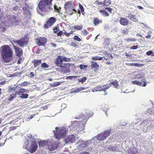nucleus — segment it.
Instances as JSON below:
<instances>
[{
    "label": "nucleus",
    "instance_id": "nucleus-11",
    "mask_svg": "<svg viewBox=\"0 0 154 154\" xmlns=\"http://www.w3.org/2000/svg\"><path fill=\"white\" fill-rule=\"evenodd\" d=\"M106 10H107L110 14L112 13V9L109 7H106L102 10H100L99 12L101 14L102 16L105 17H109V14L106 12Z\"/></svg>",
    "mask_w": 154,
    "mask_h": 154
},
{
    "label": "nucleus",
    "instance_id": "nucleus-12",
    "mask_svg": "<svg viewBox=\"0 0 154 154\" xmlns=\"http://www.w3.org/2000/svg\"><path fill=\"white\" fill-rule=\"evenodd\" d=\"M71 66V64L69 63H63L60 67L62 71L64 73H67L70 72L69 67Z\"/></svg>",
    "mask_w": 154,
    "mask_h": 154
},
{
    "label": "nucleus",
    "instance_id": "nucleus-25",
    "mask_svg": "<svg viewBox=\"0 0 154 154\" xmlns=\"http://www.w3.org/2000/svg\"><path fill=\"white\" fill-rule=\"evenodd\" d=\"M137 41V39L135 38H129L124 39V41L126 43H129L132 42H134Z\"/></svg>",
    "mask_w": 154,
    "mask_h": 154
},
{
    "label": "nucleus",
    "instance_id": "nucleus-13",
    "mask_svg": "<svg viewBox=\"0 0 154 154\" xmlns=\"http://www.w3.org/2000/svg\"><path fill=\"white\" fill-rule=\"evenodd\" d=\"M36 42L38 46H44L47 42V39L45 37H39L36 39Z\"/></svg>",
    "mask_w": 154,
    "mask_h": 154
},
{
    "label": "nucleus",
    "instance_id": "nucleus-17",
    "mask_svg": "<svg viewBox=\"0 0 154 154\" xmlns=\"http://www.w3.org/2000/svg\"><path fill=\"white\" fill-rule=\"evenodd\" d=\"M16 55L18 57L21 56L23 54V51L20 48L14 45H13Z\"/></svg>",
    "mask_w": 154,
    "mask_h": 154
},
{
    "label": "nucleus",
    "instance_id": "nucleus-7",
    "mask_svg": "<svg viewBox=\"0 0 154 154\" xmlns=\"http://www.w3.org/2000/svg\"><path fill=\"white\" fill-rule=\"evenodd\" d=\"M64 8L66 12L69 15H72L73 13V11L76 12V10L72 8V5L70 2H67L64 5Z\"/></svg>",
    "mask_w": 154,
    "mask_h": 154
},
{
    "label": "nucleus",
    "instance_id": "nucleus-57",
    "mask_svg": "<svg viewBox=\"0 0 154 154\" xmlns=\"http://www.w3.org/2000/svg\"><path fill=\"white\" fill-rule=\"evenodd\" d=\"M4 13L3 11L1 12L0 14V20L2 19L4 17Z\"/></svg>",
    "mask_w": 154,
    "mask_h": 154
},
{
    "label": "nucleus",
    "instance_id": "nucleus-54",
    "mask_svg": "<svg viewBox=\"0 0 154 154\" xmlns=\"http://www.w3.org/2000/svg\"><path fill=\"white\" fill-rule=\"evenodd\" d=\"M71 45L72 47H75L77 46V45L75 42H72L71 43Z\"/></svg>",
    "mask_w": 154,
    "mask_h": 154
},
{
    "label": "nucleus",
    "instance_id": "nucleus-10",
    "mask_svg": "<svg viewBox=\"0 0 154 154\" xmlns=\"http://www.w3.org/2000/svg\"><path fill=\"white\" fill-rule=\"evenodd\" d=\"M37 147V142L34 139L33 141L31 143L29 147L27 149V150L31 153H33L36 151Z\"/></svg>",
    "mask_w": 154,
    "mask_h": 154
},
{
    "label": "nucleus",
    "instance_id": "nucleus-19",
    "mask_svg": "<svg viewBox=\"0 0 154 154\" xmlns=\"http://www.w3.org/2000/svg\"><path fill=\"white\" fill-rule=\"evenodd\" d=\"M91 68L93 69L94 71H97L99 69V66L96 63L93 61H91Z\"/></svg>",
    "mask_w": 154,
    "mask_h": 154
},
{
    "label": "nucleus",
    "instance_id": "nucleus-48",
    "mask_svg": "<svg viewBox=\"0 0 154 154\" xmlns=\"http://www.w3.org/2000/svg\"><path fill=\"white\" fill-rule=\"evenodd\" d=\"M15 89V88L14 87H13L12 88H9L8 90V92L10 93H11L13 91H14Z\"/></svg>",
    "mask_w": 154,
    "mask_h": 154
},
{
    "label": "nucleus",
    "instance_id": "nucleus-64",
    "mask_svg": "<svg viewBox=\"0 0 154 154\" xmlns=\"http://www.w3.org/2000/svg\"><path fill=\"white\" fill-rule=\"evenodd\" d=\"M63 33L64 35L66 36L67 37L69 36L70 35L69 33H68L66 32H63Z\"/></svg>",
    "mask_w": 154,
    "mask_h": 154
},
{
    "label": "nucleus",
    "instance_id": "nucleus-41",
    "mask_svg": "<svg viewBox=\"0 0 154 154\" xmlns=\"http://www.w3.org/2000/svg\"><path fill=\"white\" fill-rule=\"evenodd\" d=\"M132 83L134 84H136L139 85H142V82H138L137 81H132Z\"/></svg>",
    "mask_w": 154,
    "mask_h": 154
},
{
    "label": "nucleus",
    "instance_id": "nucleus-55",
    "mask_svg": "<svg viewBox=\"0 0 154 154\" xmlns=\"http://www.w3.org/2000/svg\"><path fill=\"white\" fill-rule=\"evenodd\" d=\"M141 81H142L141 82H142H142H144L143 84H142V86H145L147 84V83L145 81V80L144 79H142Z\"/></svg>",
    "mask_w": 154,
    "mask_h": 154
},
{
    "label": "nucleus",
    "instance_id": "nucleus-47",
    "mask_svg": "<svg viewBox=\"0 0 154 154\" xmlns=\"http://www.w3.org/2000/svg\"><path fill=\"white\" fill-rule=\"evenodd\" d=\"M87 67V66L85 65L81 64L79 66V68L81 69H83L86 68Z\"/></svg>",
    "mask_w": 154,
    "mask_h": 154
},
{
    "label": "nucleus",
    "instance_id": "nucleus-32",
    "mask_svg": "<svg viewBox=\"0 0 154 154\" xmlns=\"http://www.w3.org/2000/svg\"><path fill=\"white\" fill-rule=\"evenodd\" d=\"M95 90L96 91H100L103 90V86L101 85H98L94 88Z\"/></svg>",
    "mask_w": 154,
    "mask_h": 154
},
{
    "label": "nucleus",
    "instance_id": "nucleus-30",
    "mask_svg": "<svg viewBox=\"0 0 154 154\" xmlns=\"http://www.w3.org/2000/svg\"><path fill=\"white\" fill-rule=\"evenodd\" d=\"M110 42V39L107 38H106L105 39V42L103 43V44L104 46H107L108 45Z\"/></svg>",
    "mask_w": 154,
    "mask_h": 154
},
{
    "label": "nucleus",
    "instance_id": "nucleus-50",
    "mask_svg": "<svg viewBox=\"0 0 154 154\" xmlns=\"http://www.w3.org/2000/svg\"><path fill=\"white\" fill-rule=\"evenodd\" d=\"M86 79H87V78L85 77H83L79 81L82 83H83L86 81Z\"/></svg>",
    "mask_w": 154,
    "mask_h": 154
},
{
    "label": "nucleus",
    "instance_id": "nucleus-36",
    "mask_svg": "<svg viewBox=\"0 0 154 154\" xmlns=\"http://www.w3.org/2000/svg\"><path fill=\"white\" fill-rule=\"evenodd\" d=\"M102 59V57H99L97 56L92 57L91 59L93 60H101Z\"/></svg>",
    "mask_w": 154,
    "mask_h": 154
},
{
    "label": "nucleus",
    "instance_id": "nucleus-6",
    "mask_svg": "<svg viewBox=\"0 0 154 154\" xmlns=\"http://www.w3.org/2000/svg\"><path fill=\"white\" fill-rule=\"evenodd\" d=\"M28 42L29 38L26 35H25L21 39L14 41L15 43L17 44L20 47H24L26 45Z\"/></svg>",
    "mask_w": 154,
    "mask_h": 154
},
{
    "label": "nucleus",
    "instance_id": "nucleus-51",
    "mask_svg": "<svg viewBox=\"0 0 154 154\" xmlns=\"http://www.w3.org/2000/svg\"><path fill=\"white\" fill-rule=\"evenodd\" d=\"M28 85V83L27 82H24L22 83L20 85L21 86H25Z\"/></svg>",
    "mask_w": 154,
    "mask_h": 154
},
{
    "label": "nucleus",
    "instance_id": "nucleus-58",
    "mask_svg": "<svg viewBox=\"0 0 154 154\" xmlns=\"http://www.w3.org/2000/svg\"><path fill=\"white\" fill-rule=\"evenodd\" d=\"M152 53V51H149L146 52V54L148 56L150 55Z\"/></svg>",
    "mask_w": 154,
    "mask_h": 154
},
{
    "label": "nucleus",
    "instance_id": "nucleus-29",
    "mask_svg": "<svg viewBox=\"0 0 154 154\" xmlns=\"http://www.w3.org/2000/svg\"><path fill=\"white\" fill-rule=\"evenodd\" d=\"M6 30V26L4 24H1L0 25V31L3 32Z\"/></svg>",
    "mask_w": 154,
    "mask_h": 154
},
{
    "label": "nucleus",
    "instance_id": "nucleus-53",
    "mask_svg": "<svg viewBox=\"0 0 154 154\" xmlns=\"http://www.w3.org/2000/svg\"><path fill=\"white\" fill-rule=\"evenodd\" d=\"M77 77V76H69L67 77V79H72V78H76Z\"/></svg>",
    "mask_w": 154,
    "mask_h": 154
},
{
    "label": "nucleus",
    "instance_id": "nucleus-14",
    "mask_svg": "<svg viewBox=\"0 0 154 154\" xmlns=\"http://www.w3.org/2000/svg\"><path fill=\"white\" fill-rule=\"evenodd\" d=\"M47 146L49 149L51 151L54 150L57 148L56 143L54 141H48Z\"/></svg>",
    "mask_w": 154,
    "mask_h": 154
},
{
    "label": "nucleus",
    "instance_id": "nucleus-9",
    "mask_svg": "<svg viewBox=\"0 0 154 154\" xmlns=\"http://www.w3.org/2000/svg\"><path fill=\"white\" fill-rule=\"evenodd\" d=\"M56 21V19L54 17H51L48 19L44 25L45 29H47L52 26Z\"/></svg>",
    "mask_w": 154,
    "mask_h": 154
},
{
    "label": "nucleus",
    "instance_id": "nucleus-61",
    "mask_svg": "<svg viewBox=\"0 0 154 154\" xmlns=\"http://www.w3.org/2000/svg\"><path fill=\"white\" fill-rule=\"evenodd\" d=\"M135 77L136 78L141 79L143 78L142 75H135Z\"/></svg>",
    "mask_w": 154,
    "mask_h": 154
},
{
    "label": "nucleus",
    "instance_id": "nucleus-26",
    "mask_svg": "<svg viewBox=\"0 0 154 154\" xmlns=\"http://www.w3.org/2000/svg\"><path fill=\"white\" fill-rule=\"evenodd\" d=\"M103 3V5L105 6L109 5L111 3L110 0H104Z\"/></svg>",
    "mask_w": 154,
    "mask_h": 154
},
{
    "label": "nucleus",
    "instance_id": "nucleus-18",
    "mask_svg": "<svg viewBox=\"0 0 154 154\" xmlns=\"http://www.w3.org/2000/svg\"><path fill=\"white\" fill-rule=\"evenodd\" d=\"M119 23L121 25L124 26H127L129 24L128 20L126 18L122 17H120Z\"/></svg>",
    "mask_w": 154,
    "mask_h": 154
},
{
    "label": "nucleus",
    "instance_id": "nucleus-1",
    "mask_svg": "<svg viewBox=\"0 0 154 154\" xmlns=\"http://www.w3.org/2000/svg\"><path fill=\"white\" fill-rule=\"evenodd\" d=\"M1 49V57L5 62H9L13 60V52L8 45H5L2 46Z\"/></svg>",
    "mask_w": 154,
    "mask_h": 154
},
{
    "label": "nucleus",
    "instance_id": "nucleus-8",
    "mask_svg": "<svg viewBox=\"0 0 154 154\" xmlns=\"http://www.w3.org/2000/svg\"><path fill=\"white\" fill-rule=\"evenodd\" d=\"M110 130L105 131L104 132L98 134L97 136V139L99 140H102L105 139L110 135Z\"/></svg>",
    "mask_w": 154,
    "mask_h": 154
},
{
    "label": "nucleus",
    "instance_id": "nucleus-60",
    "mask_svg": "<svg viewBox=\"0 0 154 154\" xmlns=\"http://www.w3.org/2000/svg\"><path fill=\"white\" fill-rule=\"evenodd\" d=\"M54 32V33H57L59 31V29L57 28V27H55L53 29Z\"/></svg>",
    "mask_w": 154,
    "mask_h": 154
},
{
    "label": "nucleus",
    "instance_id": "nucleus-43",
    "mask_svg": "<svg viewBox=\"0 0 154 154\" xmlns=\"http://www.w3.org/2000/svg\"><path fill=\"white\" fill-rule=\"evenodd\" d=\"M41 66L43 68H48L49 67V66L45 63H44L41 64Z\"/></svg>",
    "mask_w": 154,
    "mask_h": 154
},
{
    "label": "nucleus",
    "instance_id": "nucleus-22",
    "mask_svg": "<svg viewBox=\"0 0 154 154\" xmlns=\"http://www.w3.org/2000/svg\"><path fill=\"white\" fill-rule=\"evenodd\" d=\"M48 141H45V140H41L38 142L39 146L41 147H45L47 146Z\"/></svg>",
    "mask_w": 154,
    "mask_h": 154
},
{
    "label": "nucleus",
    "instance_id": "nucleus-63",
    "mask_svg": "<svg viewBox=\"0 0 154 154\" xmlns=\"http://www.w3.org/2000/svg\"><path fill=\"white\" fill-rule=\"evenodd\" d=\"M35 76V74L33 72H31L30 73V76L29 77L32 78L33 77H34Z\"/></svg>",
    "mask_w": 154,
    "mask_h": 154
},
{
    "label": "nucleus",
    "instance_id": "nucleus-40",
    "mask_svg": "<svg viewBox=\"0 0 154 154\" xmlns=\"http://www.w3.org/2000/svg\"><path fill=\"white\" fill-rule=\"evenodd\" d=\"M20 96V97L22 99H26L28 97V95L27 94H22Z\"/></svg>",
    "mask_w": 154,
    "mask_h": 154
},
{
    "label": "nucleus",
    "instance_id": "nucleus-16",
    "mask_svg": "<svg viewBox=\"0 0 154 154\" xmlns=\"http://www.w3.org/2000/svg\"><path fill=\"white\" fill-rule=\"evenodd\" d=\"M75 137L74 135L72 134L69 135L66 137L65 139V142L66 143L70 142V143H73L75 142Z\"/></svg>",
    "mask_w": 154,
    "mask_h": 154
},
{
    "label": "nucleus",
    "instance_id": "nucleus-2",
    "mask_svg": "<svg viewBox=\"0 0 154 154\" xmlns=\"http://www.w3.org/2000/svg\"><path fill=\"white\" fill-rule=\"evenodd\" d=\"M52 1L53 0H41L38 5V7L42 11L46 12L51 9L52 5Z\"/></svg>",
    "mask_w": 154,
    "mask_h": 154
},
{
    "label": "nucleus",
    "instance_id": "nucleus-39",
    "mask_svg": "<svg viewBox=\"0 0 154 154\" xmlns=\"http://www.w3.org/2000/svg\"><path fill=\"white\" fill-rule=\"evenodd\" d=\"M79 7L80 8V11L79 10H78V14H80V11H81L82 12L84 11V9L83 8V7L82 5H81L79 3Z\"/></svg>",
    "mask_w": 154,
    "mask_h": 154
},
{
    "label": "nucleus",
    "instance_id": "nucleus-44",
    "mask_svg": "<svg viewBox=\"0 0 154 154\" xmlns=\"http://www.w3.org/2000/svg\"><path fill=\"white\" fill-rule=\"evenodd\" d=\"M104 86L103 88V91H105L111 87V84H109L108 85H104Z\"/></svg>",
    "mask_w": 154,
    "mask_h": 154
},
{
    "label": "nucleus",
    "instance_id": "nucleus-28",
    "mask_svg": "<svg viewBox=\"0 0 154 154\" xmlns=\"http://www.w3.org/2000/svg\"><path fill=\"white\" fill-rule=\"evenodd\" d=\"M128 18L132 21H136L137 19L135 16L131 14H129L128 16Z\"/></svg>",
    "mask_w": 154,
    "mask_h": 154
},
{
    "label": "nucleus",
    "instance_id": "nucleus-15",
    "mask_svg": "<svg viewBox=\"0 0 154 154\" xmlns=\"http://www.w3.org/2000/svg\"><path fill=\"white\" fill-rule=\"evenodd\" d=\"M54 63L57 66L60 67L63 63L62 59V56H58L55 60Z\"/></svg>",
    "mask_w": 154,
    "mask_h": 154
},
{
    "label": "nucleus",
    "instance_id": "nucleus-42",
    "mask_svg": "<svg viewBox=\"0 0 154 154\" xmlns=\"http://www.w3.org/2000/svg\"><path fill=\"white\" fill-rule=\"evenodd\" d=\"M81 34L83 35H86L89 34V32L86 30H84L82 31Z\"/></svg>",
    "mask_w": 154,
    "mask_h": 154
},
{
    "label": "nucleus",
    "instance_id": "nucleus-27",
    "mask_svg": "<svg viewBox=\"0 0 154 154\" xmlns=\"http://www.w3.org/2000/svg\"><path fill=\"white\" fill-rule=\"evenodd\" d=\"M130 154H140L138 152L136 149L135 148L132 149V150L130 149L128 151Z\"/></svg>",
    "mask_w": 154,
    "mask_h": 154
},
{
    "label": "nucleus",
    "instance_id": "nucleus-33",
    "mask_svg": "<svg viewBox=\"0 0 154 154\" xmlns=\"http://www.w3.org/2000/svg\"><path fill=\"white\" fill-rule=\"evenodd\" d=\"M16 94H12L10 95L9 97L8 98L9 101H12L16 97Z\"/></svg>",
    "mask_w": 154,
    "mask_h": 154
},
{
    "label": "nucleus",
    "instance_id": "nucleus-20",
    "mask_svg": "<svg viewBox=\"0 0 154 154\" xmlns=\"http://www.w3.org/2000/svg\"><path fill=\"white\" fill-rule=\"evenodd\" d=\"M27 91H29L28 90L25 89L24 88H19L17 89V91L16 92L15 94H16V95L17 94L19 95H21L22 93L26 92Z\"/></svg>",
    "mask_w": 154,
    "mask_h": 154
},
{
    "label": "nucleus",
    "instance_id": "nucleus-35",
    "mask_svg": "<svg viewBox=\"0 0 154 154\" xmlns=\"http://www.w3.org/2000/svg\"><path fill=\"white\" fill-rule=\"evenodd\" d=\"M77 30H81L83 28V26L82 25L80 26L76 25L73 26V27Z\"/></svg>",
    "mask_w": 154,
    "mask_h": 154
},
{
    "label": "nucleus",
    "instance_id": "nucleus-37",
    "mask_svg": "<svg viewBox=\"0 0 154 154\" xmlns=\"http://www.w3.org/2000/svg\"><path fill=\"white\" fill-rule=\"evenodd\" d=\"M110 84H111V85L112 84L116 88H117L118 86V83L116 80H115V81L112 82H111Z\"/></svg>",
    "mask_w": 154,
    "mask_h": 154
},
{
    "label": "nucleus",
    "instance_id": "nucleus-62",
    "mask_svg": "<svg viewBox=\"0 0 154 154\" xmlns=\"http://www.w3.org/2000/svg\"><path fill=\"white\" fill-rule=\"evenodd\" d=\"M54 8L55 10H57L58 12L59 11V10L61 8L60 7L58 8L57 6H54Z\"/></svg>",
    "mask_w": 154,
    "mask_h": 154
},
{
    "label": "nucleus",
    "instance_id": "nucleus-56",
    "mask_svg": "<svg viewBox=\"0 0 154 154\" xmlns=\"http://www.w3.org/2000/svg\"><path fill=\"white\" fill-rule=\"evenodd\" d=\"M138 48V45H134L132 46L131 48V49L135 50L137 49Z\"/></svg>",
    "mask_w": 154,
    "mask_h": 154
},
{
    "label": "nucleus",
    "instance_id": "nucleus-23",
    "mask_svg": "<svg viewBox=\"0 0 154 154\" xmlns=\"http://www.w3.org/2000/svg\"><path fill=\"white\" fill-rule=\"evenodd\" d=\"M126 65L128 66H135L137 67H142L143 64L138 63H126Z\"/></svg>",
    "mask_w": 154,
    "mask_h": 154
},
{
    "label": "nucleus",
    "instance_id": "nucleus-38",
    "mask_svg": "<svg viewBox=\"0 0 154 154\" xmlns=\"http://www.w3.org/2000/svg\"><path fill=\"white\" fill-rule=\"evenodd\" d=\"M73 39L74 40L78 42H80L82 41L81 39L77 35H75L74 36Z\"/></svg>",
    "mask_w": 154,
    "mask_h": 154
},
{
    "label": "nucleus",
    "instance_id": "nucleus-21",
    "mask_svg": "<svg viewBox=\"0 0 154 154\" xmlns=\"http://www.w3.org/2000/svg\"><path fill=\"white\" fill-rule=\"evenodd\" d=\"M32 63L33 64L34 66L35 67H37L39 66L42 63V60H34L32 61Z\"/></svg>",
    "mask_w": 154,
    "mask_h": 154
},
{
    "label": "nucleus",
    "instance_id": "nucleus-3",
    "mask_svg": "<svg viewBox=\"0 0 154 154\" xmlns=\"http://www.w3.org/2000/svg\"><path fill=\"white\" fill-rule=\"evenodd\" d=\"M7 20L6 25L8 26L11 27L18 25L20 20L14 15H9Z\"/></svg>",
    "mask_w": 154,
    "mask_h": 154
},
{
    "label": "nucleus",
    "instance_id": "nucleus-31",
    "mask_svg": "<svg viewBox=\"0 0 154 154\" xmlns=\"http://www.w3.org/2000/svg\"><path fill=\"white\" fill-rule=\"evenodd\" d=\"M29 144V140H28L24 143L23 146V148L26 149L27 150V149H28V148Z\"/></svg>",
    "mask_w": 154,
    "mask_h": 154
},
{
    "label": "nucleus",
    "instance_id": "nucleus-45",
    "mask_svg": "<svg viewBox=\"0 0 154 154\" xmlns=\"http://www.w3.org/2000/svg\"><path fill=\"white\" fill-rule=\"evenodd\" d=\"M80 148H84L86 146V144L84 142H81L79 146Z\"/></svg>",
    "mask_w": 154,
    "mask_h": 154
},
{
    "label": "nucleus",
    "instance_id": "nucleus-24",
    "mask_svg": "<svg viewBox=\"0 0 154 154\" xmlns=\"http://www.w3.org/2000/svg\"><path fill=\"white\" fill-rule=\"evenodd\" d=\"M93 22L94 26H97L99 23H102V21L101 20H99L96 17L94 18Z\"/></svg>",
    "mask_w": 154,
    "mask_h": 154
},
{
    "label": "nucleus",
    "instance_id": "nucleus-52",
    "mask_svg": "<svg viewBox=\"0 0 154 154\" xmlns=\"http://www.w3.org/2000/svg\"><path fill=\"white\" fill-rule=\"evenodd\" d=\"M128 29H124L123 30H122V32L123 34H128Z\"/></svg>",
    "mask_w": 154,
    "mask_h": 154
},
{
    "label": "nucleus",
    "instance_id": "nucleus-46",
    "mask_svg": "<svg viewBox=\"0 0 154 154\" xmlns=\"http://www.w3.org/2000/svg\"><path fill=\"white\" fill-rule=\"evenodd\" d=\"M62 59L63 60V61L64 62H69L70 60V58H67L66 57H62Z\"/></svg>",
    "mask_w": 154,
    "mask_h": 154
},
{
    "label": "nucleus",
    "instance_id": "nucleus-5",
    "mask_svg": "<svg viewBox=\"0 0 154 154\" xmlns=\"http://www.w3.org/2000/svg\"><path fill=\"white\" fill-rule=\"evenodd\" d=\"M56 130L54 131L53 132L56 138L59 140L60 138L65 137L66 135V128H59L57 127L55 128Z\"/></svg>",
    "mask_w": 154,
    "mask_h": 154
},
{
    "label": "nucleus",
    "instance_id": "nucleus-49",
    "mask_svg": "<svg viewBox=\"0 0 154 154\" xmlns=\"http://www.w3.org/2000/svg\"><path fill=\"white\" fill-rule=\"evenodd\" d=\"M94 4L97 5H103L102 2H100L98 0H96L94 2Z\"/></svg>",
    "mask_w": 154,
    "mask_h": 154
},
{
    "label": "nucleus",
    "instance_id": "nucleus-34",
    "mask_svg": "<svg viewBox=\"0 0 154 154\" xmlns=\"http://www.w3.org/2000/svg\"><path fill=\"white\" fill-rule=\"evenodd\" d=\"M63 82H56L50 85L51 87H56L61 84Z\"/></svg>",
    "mask_w": 154,
    "mask_h": 154
},
{
    "label": "nucleus",
    "instance_id": "nucleus-59",
    "mask_svg": "<svg viewBox=\"0 0 154 154\" xmlns=\"http://www.w3.org/2000/svg\"><path fill=\"white\" fill-rule=\"evenodd\" d=\"M16 128V127L15 126H11L9 128V130L10 131H13Z\"/></svg>",
    "mask_w": 154,
    "mask_h": 154
},
{
    "label": "nucleus",
    "instance_id": "nucleus-4",
    "mask_svg": "<svg viewBox=\"0 0 154 154\" xmlns=\"http://www.w3.org/2000/svg\"><path fill=\"white\" fill-rule=\"evenodd\" d=\"M82 116L83 117L81 116H79V117H76L75 118L78 119H81V118H84L85 119H83L84 121L80 122L76 121H74L71 123L72 127L76 129H77L78 128H79V129L80 130H82L83 129H84V126L83 123L84 122V124H85L87 122V119L86 118V117H85V115H82Z\"/></svg>",
    "mask_w": 154,
    "mask_h": 154
}]
</instances>
